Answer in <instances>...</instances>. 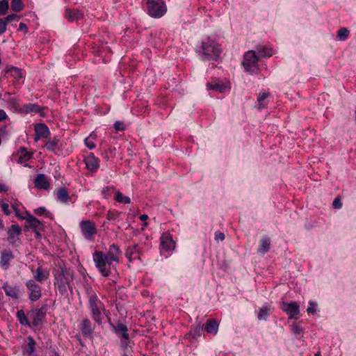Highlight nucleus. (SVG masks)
I'll return each mask as SVG.
<instances>
[{"label": "nucleus", "mask_w": 356, "mask_h": 356, "mask_svg": "<svg viewBox=\"0 0 356 356\" xmlns=\"http://www.w3.org/2000/svg\"><path fill=\"white\" fill-rule=\"evenodd\" d=\"M120 254L119 247L112 244L106 254L96 251L93 254V261L101 274L108 277L112 273V270L115 269V264L119 263Z\"/></svg>", "instance_id": "f257e3e1"}, {"label": "nucleus", "mask_w": 356, "mask_h": 356, "mask_svg": "<svg viewBox=\"0 0 356 356\" xmlns=\"http://www.w3.org/2000/svg\"><path fill=\"white\" fill-rule=\"evenodd\" d=\"M202 50L204 60H216L221 54V48L218 42L208 38L202 42Z\"/></svg>", "instance_id": "f03ea898"}, {"label": "nucleus", "mask_w": 356, "mask_h": 356, "mask_svg": "<svg viewBox=\"0 0 356 356\" xmlns=\"http://www.w3.org/2000/svg\"><path fill=\"white\" fill-rule=\"evenodd\" d=\"M89 308L92 319L99 325L102 323V311L104 310V305L97 295L89 296Z\"/></svg>", "instance_id": "7ed1b4c3"}, {"label": "nucleus", "mask_w": 356, "mask_h": 356, "mask_svg": "<svg viewBox=\"0 0 356 356\" xmlns=\"http://www.w3.org/2000/svg\"><path fill=\"white\" fill-rule=\"evenodd\" d=\"M147 13L154 18H160L167 12V7L163 0H147Z\"/></svg>", "instance_id": "20e7f679"}, {"label": "nucleus", "mask_w": 356, "mask_h": 356, "mask_svg": "<svg viewBox=\"0 0 356 356\" xmlns=\"http://www.w3.org/2000/svg\"><path fill=\"white\" fill-rule=\"evenodd\" d=\"M258 59V56L254 51L246 52L242 63L245 70L250 74L257 73L259 71Z\"/></svg>", "instance_id": "39448f33"}, {"label": "nucleus", "mask_w": 356, "mask_h": 356, "mask_svg": "<svg viewBox=\"0 0 356 356\" xmlns=\"http://www.w3.org/2000/svg\"><path fill=\"white\" fill-rule=\"evenodd\" d=\"M82 235L86 240L91 241L97 233V228L95 222L90 220H82L79 223Z\"/></svg>", "instance_id": "423d86ee"}, {"label": "nucleus", "mask_w": 356, "mask_h": 356, "mask_svg": "<svg viewBox=\"0 0 356 356\" xmlns=\"http://www.w3.org/2000/svg\"><path fill=\"white\" fill-rule=\"evenodd\" d=\"M22 234V229L18 225H12L8 230V243L15 247L21 245L20 235Z\"/></svg>", "instance_id": "0eeeda50"}, {"label": "nucleus", "mask_w": 356, "mask_h": 356, "mask_svg": "<svg viewBox=\"0 0 356 356\" xmlns=\"http://www.w3.org/2000/svg\"><path fill=\"white\" fill-rule=\"evenodd\" d=\"M22 219L26 220V227H29L33 229L36 236L39 238L40 236V232L42 229V223L36 218L33 217L31 214L26 213V216Z\"/></svg>", "instance_id": "6e6552de"}, {"label": "nucleus", "mask_w": 356, "mask_h": 356, "mask_svg": "<svg viewBox=\"0 0 356 356\" xmlns=\"http://www.w3.org/2000/svg\"><path fill=\"white\" fill-rule=\"evenodd\" d=\"M282 305V309L289 316V318H296V316L298 315L300 311L299 305L297 302L294 301L289 303L283 302Z\"/></svg>", "instance_id": "1a4fd4ad"}, {"label": "nucleus", "mask_w": 356, "mask_h": 356, "mask_svg": "<svg viewBox=\"0 0 356 356\" xmlns=\"http://www.w3.org/2000/svg\"><path fill=\"white\" fill-rule=\"evenodd\" d=\"M161 247L163 250L166 252H170L175 249V243L169 233L164 232L162 234L161 236Z\"/></svg>", "instance_id": "9d476101"}, {"label": "nucleus", "mask_w": 356, "mask_h": 356, "mask_svg": "<svg viewBox=\"0 0 356 356\" xmlns=\"http://www.w3.org/2000/svg\"><path fill=\"white\" fill-rule=\"evenodd\" d=\"M47 314V309L45 307H42L40 309H35L31 311L33 315V325L38 326L40 325L43 319L45 318Z\"/></svg>", "instance_id": "9b49d317"}, {"label": "nucleus", "mask_w": 356, "mask_h": 356, "mask_svg": "<svg viewBox=\"0 0 356 356\" xmlns=\"http://www.w3.org/2000/svg\"><path fill=\"white\" fill-rule=\"evenodd\" d=\"M86 168L90 171H96L99 167V160L92 153H90L85 159Z\"/></svg>", "instance_id": "f8f14e48"}, {"label": "nucleus", "mask_w": 356, "mask_h": 356, "mask_svg": "<svg viewBox=\"0 0 356 356\" xmlns=\"http://www.w3.org/2000/svg\"><path fill=\"white\" fill-rule=\"evenodd\" d=\"M35 140L37 141L41 138H47L49 135L48 127L44 124H37L35 126Z\"/></svg>", "instance_id": "ddd939ff"}, {"label": "nucleus", "mask_w": 356, "mask_h": 356, "mask_svg": "<svg viewBox=\"0 0 356 356\" xmlns=\"http://www.w3.org/2000/svg\"><path fill=\"white\" fill-rule=\"evenodd\" d=\"M27 343L23 348V353L27 356H37L35 353V341L34 339L29 336L27 337Z\"/></svg>", "instance_id": "4468645a"}, {"label": "nucleus", "mask_w": 356, "mask_h": 356, "mask_svg": "<svg viewBox=\"0 0 356 356\" xmlns=\"http://www.w3.org/2000/svg\"><path fill=\"white\" fill-rule=\"evenodd\" d=\"M14 258L13 252L10 250H5L1 252L0 265L7 269L10 261Z\"/></svg>", "instance_id": "2eb2a0df"}, {"label": "nucleus", "mask_w": 356, "mask_h": 356, "mask_svg": "<svg viewBox=\"0 0 356 356\" xmlns=\"http://www.w3.org/2000/svg\"><path fill=\"white\" fill-rule=\"evenodd\" d=\"M49 275V270L47 268L40 266L33 273V277L35 280L42 282L48 278Z\"/></svg>", "instance_id": "dca6fc26"}, {"label": "nucleus", "mask_w": 356, "mask_h": 356, "mask_svg": "<svg viewBox=\"0 0 356 356\" xmlns=\"http://www.w3.org/2000/svg\"><path fill=\"white\" fill-rule=\"evenodd\" d=\"M272 312L271 307L268 305H264L259 308L257 318L259 321H266Z\"/></svg>", "instance_id": "f3484780"}, {"label": "nucleus", "mask_w": 356, "mask_h": 356, "mask_svg": "<svg viewBox=\"0 0 356 356\" xmlns=\"http://www.w3.org/2000/svg\"><path fill=\"white\" fill-rule=\"evenodd\" d=\"M35 186L38 188L48 189L49 183L44 174H39L35 179Z\"/></svg>", "instance_id": "a211bd4d"}, {"label": "nucleus", "mask_w": 356, "mask_h": 356, "mask_svg": "<svg viewBox=\"0 0 356 356\" xmlns=\"http://www.w3.org/2000/svg\"><path fill=\"white\" fill-rule=\"evenodd\" d=\"M79 328L81 333L85 337H89L93 333V330L91 327L90 321L87 318L83 320Z\"/></svg>", "instance_id": "6ab92c4d"}, {"label": "nucleus", "mask_w": 356, "mask_h": 356, "mask_svg": "<svg viewBox=\"0 0 356 356\" xmlns=\"http://www.w3.org/2000/svg\"><path fill=\"white\" fill-rule=\"evenodd\" d=\"M270 246V240L266 236H264L259 241V245L257 249V252L259 254H264L268 252Z\"/></svg>", "instance_id": "aec40b11"}, {"label": "nucleus", "mask_w": 356, "mask_h": 356, "mask_svg": "<svg viewBox=\"0 0 356 356\" xmlns=\"http://www.w3.org/2000/svg\"><path fill=\"white\" fill-rule=\"evenodd\" d=\"M17 162L19 163L23 164L32 158L33 154L30 152H28L25 148H21L17 152Z\"/></svg>", "instance_id": "412c9836"}, {"label": "nucleus", "mask_w": 356, "mask_h": 356, "mask_svg": "<svg viewBox=\"0 0 356 356\" xmlns=\"http://www.w3.org/2000/svg\"><path fill=\"white\" fill-rule=\"evenodd\" d=\"M208 90H216L218 92L222 93L229 89V86L227 84L222 83L220 81L216 82L215 83H208L207 84Z\"/></svg>", "instance_id": "4be33fe9"}, {"label": "nucleus", "mask_w": 356, "mask_h": 356, "mask_svg": "<svg viewBox=\"0 0 356 356\" xmlns=\"http://www.w3.org/2000/svg\"><path fill=\"white\" fill-rule=\"evenodd\" d=\"M81 17L82 14L79 10L67 9L65 10V17L70 22L79 20Z\"/></svg>", "instance_id": "5701e85b"}, {"label": "nucleus", "mask_w": 356, "mask_h": 356, "mask_svg": "<svg viewBox=\"0 0 356 356\" xmlns=\"http://www.w3.org/2000/svg\"><path fill=\"white\" fill-rule=\"evenodd\" d=\"M204 329L207 333L215 335L218 331V323L216 321L209 320L204 325Z\"/></svg>", "instance_id": "b1692460"}, {"label": "nucleus", "mask_w": 356, "mask_h": 356, "mask_svg": "<svg viewBox=\"0 0 356 356\" xmlns=\"http://www.w3.org/2000/svg\"><path fill=\"white\" fill-rule=\"evenodd\" d=\"M56 197L57 200L63 203L67 202L70 199L67 191L63 188H60L57 191Z\"/></svg>", "instance_id": "393cba45"}, {"label": "nucleus", "mask_w": 356, "mask_h": 356, "mask_svg": "<svg viewBox=\"0 0 356 356\" xmlns=\"http://www.w3.org/2000/svg\"><path fill=\"white\" fill-rule=\"evenodd\" d=\"M16 317L21 325L31 327V323L29 321L24 312L22 309H20L17 312Z\"/></svg>", "instance_id": "a878e982"}, {"label": "nucleus", "mask_w": 356, "mask_h": 356, "mask_svg": "<svg viewBox=\"0 0 356 356\" xmlns=\"http://www.w3.org/2000/svg\"><path fill=\"white\" fill-rule=\"evenodd\" d=\"M115 332L121 333L122 337L124 339H129L128 329L127 327L123 323H119L115 327Z\"/></svg>", "instance_id": "bb28decb"}, {"label": "nucleus", "mask_w": 356, "mask_h": 356, "mask_svg": "<svg viewBox=\"0 0 356 356\" xmlns=\"http://www.w3.org/2000/svg\"><path fill=\"white\" fill-rule=\"evenodd\" d=\"M122 213L118 211L109 210L106 214V218L108 220L119 221L122 220Z\"/></svg>", "instance_id": "cd10ccee"}, {"label": "nucleus", "mask_w": 356, "mask_h": 356, "mask_svg": "<svg viewBox=\"0 0 356 356\" xmlns=\"http://www.w3.org/2000/svg\"><path fill=\"white\" fill-rule=\"evenodd\" d=\"M257 56L259 57H270L273 55V51L270 49H268L264 46H259L257 47Z\"/></svg>", "instance_id": "c85d7f7f"}, {"label": "nucleus", "mask_w": 356, "mask_h": 356, "mask_svg": "<svg viewBox=\"0 0 356 356\" xmlns=\"http://www.w3.org/2000/svg\"><path fill=\"white\" fill-rule=\"evenodd\" d=\"M24 111L27 113H38L42 111V108L36 104L30 103V104L24 105Z\"/></svg>", "instance_id": "c756f323"}, {"label": "nucleus", "mask_w": 356, "mask_h": 356, "mask_svg": "<svg viewBox=\"0 0 356 356\" xmlns=\"http://www.w3.org/2000/svg\"><path fill=\"white\" fill-rule=\"evenodd\" d=\"M59 140L56 138L49 140L44 145L45 148L50 152H55L58 147Z\"/></svg>", "instance_id": "7c9ffc66"}, {"label": "nucleus", "mask_w": 356, "mask_h": 356, "mask_svg": "<svg viewBox=\"0 0 356 356\" xmlns=\"http://www.w3.org/2000/svg\"><path fill=\"white\" fill-rule=\"evenodd\" d=\"M268 96V92H263L262 94L259 95L257 98V104L259 109L264 108L266 106V99Z\"/></svg>", "instance_id": "2f4dec72"}, {"label": "nucleus", "mask_w": 356, "mask_h": 356, "mask_svg": "<svg viewBox=\"0 0 356 356\" xmlns=\"http://www.w3.org/2000/svg\"><path fill=\"white\" fill-rule=\"evenodd\" d=\"M114 200L118 202L123 204H129L131 202V199L127 196L123 195L120 191L115 193Z\"/></svg>", "instance_id": "473e14b6"}, {"label": "nucleus", "mask_w": 356, "mask_h": 356, "mask_svg": "<svg viewBox=\"0 0 356 356\" xmlns=\"http://www.w3.org/2000/svg\"><path fill=\"white\" fill-rule=\"evenodd\" d=\"M6 73L16 79H19L22 77L21 70L17 67H11L7 70Z\"/></svg>", "instance_id": "72a5a7b5"}, {"label": "nucleus", "mask_w": 356, "mask_h": 356, "mask_svg": "<svg viewBox=\"0 0 356 356\" xmlns=\"http://www.w3.org/2000/svg\"><path fill=\"white\" fill-rule=\"evenodd\" d=\"M115 188L113 186H105L102 190V195L104 199L109 198L112 193L114 191Z\"/></svg>", "instance_id": "f704fd0d"}, {"label": "nucleus", "mask_w": 356, "mask_h": 356, "mask_svg": "<svg viewBox=\"0 0 356 356\" xmlns=\"http://www.w3.org/2000/svg\"><path fill=\"white\" fill-rule=\"evenodd\" d=\"M291 331L295 336H299L304 333V328L298 326L296 323H293L290 325Z\"/></svg>", "instance_id": "c9c22d12"}, {"label": "nucleus", "mask_w": 356, "mask_h": 356, "mask_svg": "<svg viewBox=\"0 0 356 356\" xmlns=\"http://www.w3.org/2000/svg\"><path fill=\"white\" fill-rule=\"evenodd\" d=\"M11 8L15 12H19L23 8V4L21 0H12Z\"/></svg>", "instance_id": "e433bc0d"}, {"label": "nucleus", "mask_w": 356, "mask_h": 356, "mask_svg": "<svg viewBox=\"0 0 356 356\" xmlns=\"http://www.w3.org/2000/svg\"><path fill=\"white\" fill-rule=\"evenodd\" d=\"M348 35L349 31L346 28H341L337 32V37L342 41L346 40Z\"/></svg>", "instance_id": "4c0bfd02"}, {"label": "nucleus", "mask_w": 356, "mask_h": 356, "mask_svg": "<svg viewBox=\"0 0 356 356\" xmlns=\"http://www.w3.org/2000/svg\"><path fill=\"white\" fill-rule=\"evenodd\" d=\"M9 7L8 0L0 1V15L3 16L6 14Z\"/></svg>", "instance_id": "58836bf2"}, {"label": "nucleus", "mask_w": 356, "mask_h": 356, "mask_svg": "<svg viewBox=\"0 0 356 356\" xmlns=\"http://www.w3.org/2000/svg\"><path fill=\"white\" fill-rule=\"evenodd\" d=\"M138 245H135L132 247L129 248L126 252V256L129 259V261H132V257L135 252H138Z\"/></svg>", "instance_id": "ea45409f"}, {"label": "nucleus", "mask_w": 356, "mask_h": 356, "mask_svg": "<svg viewBox=\"0 0 356 356\" xmlns=\"http://www.w3.org/2000/svg\"><path fill=\"white\" fill-rule=\"evenodd\" d=\"M318 304L315 301H309V307L307 309V312L308 314H314L317 311Z\"/></svg>", "instance_id": "a19ab883"}, {"label": "nucleus", "mask_w": 356, "mask_h": 356, "mask_svg": "<svg viewBox=\"0 0 356 356\" xmlns=\"http://www.w3.org/2000/svg\"><path fill=\"white\" fill-rule=\"evenodd\" d=\"M41 296L40 291H31L29 298L31 301L38 300Z\"/></svg>", "instance_id": "79ce46f5"}, {"label": "nucleus", "mask_w": 356, "mask_h": 356, "mask_svg": "<svg viewBox=\"0 0 356 356\" xmlns=\"http://www.w3.org/2000/svg\"><path fill=\"white\" fill-rule=\"evenodd\" d=\"M93 137L92 134H90L89 137L85 139V145L90 149H92L95 147V143L90 139Z\"/></svg>", "instance_id": "37998d69"}, {"label": "nucleus", "mask_w": 356, "mask_h": 356, "mask_svg": "<svg viewBox=\"0 0 356 356\" xmlns=\"http://www.w3.org/2000/svg\"><path fill=\"white\" fill-rule=\"evenodd\" d=\"M20 19L19 16L16 14H10L4 18V20L6 22V24L9 22L18 21Z\"/></svg>", "instance_id": "c03bdc74"}, {"label": "nucleus", "mask_w": 356, "mask_h": 356, "mask_svg": "<svg viewBox=\"0 0 356 356\" xmlns=\"http://www.w3.org/2000/svg\"><path fill=\"white\" fill-rule=\"evenodd\" d=\"M0 207L1 208V210L6 215V216H8L10 214L11 211L9 209V205L8 204L6 203V202H0Z\"/></svg>", "instance_id": "a18cd8bd"}, {"label": "nucleus", "mask_w": 356, "mask_h": 356, "mask_svg": "<svg viewBox=\"0 0 356 356\" xmlns=\"http://www.w3.org/2000/svg\"><path fill=\"white\" fill-rule=\"evenodd\" d=\"M8 296L17 299L19 298V291H5Z\"/></svg>", "instance_id": "49530a36"}, {"label": "nucleus", "mask_w": 356, "mask_h": 356, "mask_svg": "<svg viewBox=\"0 0 356 356\" xmlns=\"http://www.w3.org/2000/svg\"><path fill=\"white\" fill-rule=\"evenodd\" d=\"M12 208L13 209L17 217H18L19 218H21V219H22L24 217V216H22L20 215L19 205L18 204H13Z\"/></svg>", "instance_id": "de8ad7c7"}, {"label": "nucleus", "mask_w": 356, "mask_h": 356, "mask_svg": "<svg viewBox=\"0 0 356 356\" xmlns=\"http://www.w3.org/2000/svg\"><path fill=\"white\" fill-rule=\"evenodd\" d=\"M6 22L4 19H0V35H2L6 31Z\"/></svg>", "instance_id": "09e8293b"}, {"label": "nucleus", "mask_w": 356, "mask_h": 356, "mask_svg": "<svg viewBox=\"0 0 356 356\" xmlns=\"http://www.w3.org/2000/svg\"><path fill=\"white\" fill-rule=\"evenodd\" d=\"M114 128L116 130L123 131L125 129V125L123 122H121L120 121H117L114 124Z\"/></svg>", "instance_id": "8fccbe9b"}, {"label": "nucleus", "mask_w": 356, "mask_h": 356, "mask_svg": "<svg viewBox=\"0 0 356 356\" xmlns=\"http://www.w3.org/2000/svg\"><path fill=\"white\" fill-rule=\"evenodd\" d=\"M332 205L335 209H341L342 207V203L339 197H337L334 200Z\"/></svg>", "instance_id": "3c124183"}, {"label": "nucleus", "mask_w": 356, "mask_h": 356, "mask_svg": "<svg viewBox=\"0 0 356 356\" xmlns=\"http://www.w3.org/2000/svg\"><path fill=\"white\" fill-rule=\"evenodd\" d=\"M46 211H47V210L44 207H39V208L35 209V213L38 216L44 214V213Z\"/></svg>", "instance_id": "603ef678"}, {"label": "nucleus", "mask_w": 356, "mask_h": 356, "mask_svg": "<svg viewBox=\"0 0 356 356\" xmlns=\"http://www.w3.org/2000/svg\"><path fill=\"white\" fill-rule=\"evenodd\" d=\"M19 30L26 33L28 31L27 26L24 23L21 22L19 25Z\"/></svg>", "instance_id": "864d4df0"}, {"label": "nucleus", "mask_w": 356, "mask_h": 356, "mask_svg": "<svg viewBox=\"0 0 356 356\" xmlns=\"http://www.w3.org/2000/svg\"><path fill=\"white\" fill-rule=\"evenodd\" d=\"M215 238L216 241H223L225 239V234L223 233H216Z\"/></svg>", "instance_id": "5fc2aeb1"}, {"label": "nucleus", "mask_w": 356, "mask_h": 356, "mask_svg": "<svg viewBox=\"0 0 356 356\" xmlns=\"http://www.w3.org/2000/svg\"><path fill=\"white\" fill-rule=\"evenodd\" d=\"M6 118V114L4 111L0 110V121L4 120Z\"/></svg>", "instance_id": "6e6d98bb"}, {"label": "nucleus", "mask_w": 356, "mask_h": 356, "mask_svg": "<svg viewBox=\"0 0 356 356\" xmlns=\"http://www.w3.org/2000/svg\"><path fill=\"white\" fill-rule=\"evenodd\" d=\"M6 191H7V187L3 184H0V193L6 192Z\"/></svg>", "instance_id": "4d7b16f0"}, {"label": "nucleus", "mask_w": 356, "mask_h": 356, "mask_svg": "<svg viewBox=\"0 0 356 356\" xmlns=\"http://www.w3.org/2000/svg\"><path fill=\"white\" fill-rule=\"evenodd\" d=\"M26 286H27L28 288H31V287L34 286V281L33 280H29L27 282Z\"/></svg>", "instance_id": "13d9d810"}, {"label": "nucleus", "mask_w": 356, "mask_h": 356, "mask_svg": "<svg viewBox=\"0 0 356 356\" xmlns=\"http://www.w3.org/2000/svg\"><path fill=\"white\" fill-rule=\"evenodd\" d=\"M139 218L143 221H145L148 218V216L146 214H143L140 216Z\"/></svg>", "instance_id": "bf43d9fd"}, {"label": "nucleus", "mask_w": 356, "mask_h": 356, "mask_svg": "<svg viewBox=\"0 0 356 356\" xmlns=\"http://www.w3.org/2000/svg\"><path fill=\"white\" fill-rule=\"evenodd\" d=\"M4 228V225L1 219L0 218V230L3 229Z\"/></svg>", "instance_id": "052dcab7"}, {"label": "nucleus", "mask_w": 356, "mask_h": 356, "mask_svg": "<svg viewBox=\"0 0 356 356\" xmlns=\"http://www.w3.org/2000/svg\"><path fill=\"white\" fill-rule=\"evenodd\" d=\"M147 222H145L144 224H143V227L142 229H144V227H147Z\"/></svg>", "instance_id": "680f3d73"}, {"label": "nucleus", "mask_w": 356, "mask_h": 356, "mask_svg": "<svg viewBox=\"0 0 356 356\" xmlns=\"http://www.w3.org/2000/svg\"><path fill=\"white\" fill-rule=\"evenodd\" d=\"M315 356H321V352H320V351L317 352V353L315 354Z\"/></svg>", "instance_id": "e2e57ef3"}, {"label": "nucleus", "mask_w": 356, "mask_h": 356, "mask_svg": "<svg viewBox=\"0 0 356 356\" xmlns=\"http://www.w3.org/2000/svg\"><path fill=\"white\" fill-rule=\"evenodd\" d=\"M6 129V127H4L3 130L1 131H2V134H1L2 135L6 133V131H5Z\"/></svg>", "instance_id": "0e129e2a"}, {"label": "nucleus", "mask_w": 356, "mask_h": 356, "mask_svg": "<svg viewBox=\"0 0 356 356\" xmlns=\"http://www.w3.org/2000/svg\"><path fill=\"white\" fill-rule=\"evenodd\" d=\"M54 356H59L58 353L56 351L54 352Z\"/></svg>", "instance_id": "69168bd1"}, {"label": "nucleus", "mask_w": 356, "mask_h": 356, "mask_svg": "<svg viewBox=\"0 0 356 356\" xmlns=\"http://www.w3.org/2000/svg\"><path fill=\"white\" fill-rule=\"evenodd\" d=\"M122 356H129L126 353H124Z\"/></svg>", "instance_id": "338daca9"}]
</instances>
